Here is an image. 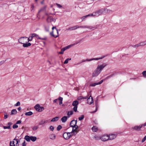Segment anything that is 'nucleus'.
Segmentation results:
<instances>
[{"label":"nucleus","mask_w":146,"mask_h":146,"mask_svg":"<svg viewBox=\"0 0 146 146\" xmlns=\"http://www.w3.org/2000/svg\"><path fill=\"white\" fill-rule=\"evenodd\" d=\"M79 28H87L90 29V30H94L96 28L94 27H93L91 26H79L78 25L74 26L72 27H70L68 29V30H73L77 29Z\"/></svg>","instance_id":"1"},{"label":"nucleus","mask_w":146,"mask_h":146,"mask_svg":"<svg viewBox=\"0 0 146 146\" xmlns=\"http://www.w3.org/2000/svg\"><path fill=\"white\" fill-rule=\"evenodd\" d=\"M106 10V8L99 9L92 13V15L93 16L98 17L104 14Z\"/></svg>","instance_id":"2"},{"label":"nucleus","mask_w":146,"mask_h":146,"mask_svg":"<svg viewBox=\"0 0 146 146\" xmlns=\"http://www.w3.org/2000/svg\"><path fill=\"white\" fill-rule=\"evenodd\" d=\"M106 56H107L106 55H104V56H102V57H101L99 58H91L90 59H85V60H82V61L81 62H86V61H90L93 60H99L103 58L104 57H106Z\"/></svg>","instance_id":"3"},{"label":"nucleus","mask_w":146,"mask_h":146,"mask_svg":"<svg viewBox=\"0 0 146 146\" xmlns=\"http://www.w3.org/2000/svg\"><path fill=\"white\" fill-rule=\"evenodd\" d=\"M79 104L77 100H75L73 102L72 105L74 106L73 110L74 111L76 112L78 108L77 106Z\"/></svg>","instance_id":"4"},{"label":"nucleus","mask_w":146,"mask_h":146,"mask_svg":"<svg viewBox=\"0 0 146 146\" xmlns=\"http://www.w3.org/2000/svg\"><path fill=\"white\" fill-rule=\"evenodd\" d=\"M35 108L37 111L38 112H40L44 110V108L42 106H40V105L38 104L36 105L35 107Z\"/></svg>","instance_id":"5"},{"label":"nucleus","mask_w":146,"mask_h":146,"mask_svg":"<svg viewBox=\"0 0 146 146\" xmlns=\"http://www.w3.org/2000/svg\"><path fill=\"white\" fill-rule=\"evenodd\" d=\"M107 65V64L106 63H104L100 65H98L97 68L98 70L100 72H101L104 68Z\"/></svg>","instance_id":"6"},{"label":"nucleus","mask_w":146,"mask_h":146,"mask_svg":"<svg viewBox=\"0 0 146 146\" xmlns=\"http://www.w3.org/2000/svg\"><path fill=\"white\" fill-rule=\"evenodd\" d=\"M124 73L123 72H115L113 73V74L110 75L109 76H108L106 78V79H109L111 77H113L114 76H115L117 74H123Z\"/></svg>","instance_id":"7"},{"label":"nucleus","mask_w":146,"mask_h":146,"mask_svg":"<svg viewBox=\"0 0 146 146\" xmlns=\"http://www.w3.org/2000/svg\"><path fill=\"white\" fill-rule=\"evenodd\" d=\"M63 136L64 138L65 139H68L71 136L70 133L69 132H64L63 133Z\"/></svg>","instance_id":"8"},{"label":"nucleus","mask_w":146,"mask_h":146,"mask_svg":"<svg viewBox=\"0 0 146 146\" xmlns=\"http://www.w3.org/2000/svg\"><path fill=\"white\" fill-rule=\"evenodd\" d=\"M77 120H72L70 122V126L72 128H74L76 125L77 124Z\"/></svg>","instance_id":"9"},{"label":"nucleus","mask_w":146,"mask_h":146,"mask_svg":"<svg viewBox=\"0 0 146 146\" xmlns=\"http://www.w3.org/2000/svg\"><path fill=\"white\" fill-rule=\"evenodd\" d=\"M102 141H105L109 140L108 135H104L100 138Z\"/></svg>","instance_id":"10"},{"label":"nucleus","mask_w":146,"mask_h":146,"mask_svg":"<svg viewBox=\"0 0 146 146\" xmlns=\"http://www.w3.org/2000/svg\"><path fill=\"white\" fill-rule=\"evenodd\" d=\"M101 72L98 70L96 68V70L94 71L92 74V77H96L98 76Z\"/></svg>","instance_id":"11"},{"label":"nucleus","mask_w":146,"mask_h":146,"mask_svg":"<svg viewBox=\"0 0 146 146\" xmlns=\"http://www.w3.org/2000/svg\"><path fill=\"white\" fill-rule=\"evenodd\" d=\"M87 104L90 105L93 102V99L91 95L88 99L87 100Z\"/></svg>","instance_id":"12"},{"label":"nucleus","mask_w":146,"mask_h":146,"mask_svg":"<svg viewBox=\"0 0 146 146\" xmlns=\"http://www.w3.org/2000/svg\"><path fill=\"white\" fill-rule=\"evenodd\" d=\"M117 135L115 134H111L110 135H108V137L109 140H112L115 138L116 137Z\"/></svg>","instance_id":"13"},{"label":"nucleus","mask_w":146,"mask_h":146,"mask_svg":"<svg viewBox=\"0 0 146 146\" xmlns=\"http://www.w3.org/2000/svg\"><path fill=\"white\" fill-rule=\"evenodd\" d=\"M48 122V120H44L42 119L39 122L38 125H43L45 123H47Z\"/></svg>","instance_id":"14"},{"label":"nucleus","mask_w":146,"mask_h":146,"mask_svg":"<svg viewBox=\"0 0 146 146\" xmlns=\"http://www.w3.org/2000/svg\"><path fill=\"white\" fill-rule=\"evenodd\" d=\"M142 125H140L139 126H136L133 127V129H134L139 131L142 127Z\"/></svg>","instance_id":"15"},{"label":"nucleus","mask_w":146,"mask_h":146,"mask_svg":"<svg viewBox=\"0 0 146 146\" xmlns=\"http://www.w3.org/2000/svg\"><path fill=\"white\" fill-rule=\"evenodd\" d=\"M68 118L66 116H64L61 118V120L63 123H65L66 121Z\"/></svg>","instance_id":"16"},{"label":"nucleus","mask_w":146,"mask_h":146,"mask_svg":"<svg viewBox=\"0 0 146 146\" xmlns=\"http://www.w3.org/2000/svg\"><path fill=\"white\" fill-rule=\"evenodd\" d=\"M73 112L72 111H68L67 112V117L69 118L70 117V115L73 114Z\"/></svg>","instance_id":"17"},{"label":"nucleus","mask_w":146,"mask_h":146,"mask_svg":"<svg viewBox=\"0 0 146 146\" xmlns=\"http://www.w3.org/2000/svg\"><path fill=\"white\" fill-rule=\"evenodd\" d=\"M23 46L24 47H27L31 45V44L30 42L28 43L26 42L25 43H23Z\"/></svg>","instance_id":"18"},{"label":"nucleus","mask_w":146,"mask_h":146,"mask_svg":"<svg viewBox=\"0 0 146 146\" xmlns=\"http://www.w3.org/2000/svg\"><path fill=\"white\" fill-rule=\"evenodd\" d=\"M25 139L27 141L29 142L31 140V136L28 135H26L25 137Z\"/></svg>","instance_id":"19"},{"label":"nucleus","mask_w":146,"mask_h":146,"mask_svg":"<svg viewBox=\"0 0 146 146\" xmlns=\"http://www.w3.org/2000/svg\"><path fill=\"white\" fill-rule=\"evenodd\" d=\"M17 111L16 109H14L12 110L11 112V115H15L17 114Z\"/></svg>","instance_id":"20"},{"label":"nucleus","mask_w":146,"mask_h":146,"mask_svg":"<svg viewBox=\"0 0 146 146\" xmlns=\"http://www.w3.org/2000/svg\"><path fill=\"white\" fill-rule=\"evenodd\" d=\"M90 16H92V14H90L88 15H85L84 16L82 17L81 18V19H82V21H83V20H84V19Z\"/></svg>","instance_id":"21"},{"label":"nucleus","mask_w":146,"mask_h":146,"mask_svg":"<svg viewBox=\"0 0 146 146\" xmlns=\"http://www.w3.org/2000/svg\"><path fill=\"white\" fill-rule=\"evenodd\" d=\"M36 139V137L35 136H31V140L33 142L35 141Z\"/></svg>","instance_id":"22"},{"label":"nucleus","mask_w":146,"mask_h":146,"mask_svg":"<svg viewBox=\"0 0 146 146\" xmlns=\"http://www.w3.org/2000/svg\"><path fill=\"white\" fill-rule=\"evenodd\" d=\"M49 137L50 139L52 140L55 139L56 138L55 135L54 134L50 135Z\"/></svg>","instance_id":"23"},{"label":"nucleus","mask_w":146,"mask_h":146,"mask_svg":"<svg viewBox=\"0 0 146 146\" xmlns=\"http://www.w3.org/2000/svg\"><path fill=\"white\" fill-rule=\"evenodd\" d=\"M24 38H27V37H21L18 40L19 42L21 44H23V43L22 42V39Z\"/></svg>","instance_id":"24"},{"label":"nucleus","mask_w":146,"mask_h":146,"mask_svg":"<svg viewBox=\"0 0 146 146\" xmlns=\"http://www.w3.org/2000/svg\"><path fill=\"white\" fill-rule=\"evenodd\" d=\"M33 114V112L31 111H29L26 112L25 113V115L27 116H30L32 115Z\"/></svg>","instance_id":"25"},{"label":"nucleus","mask_w":146,"mask_h":146,"mask_svg":"<svg viewBox=\"0 0 146 146\" xmlns=\"http://www.w3.org/2000/svg\"><path fill=\"white\" fill-rule=\"evenodd\" d=\"M58 99L59 101V104L60 105L62 103V101L63 100V98L61 97H59L58 98Z\"/></svg>","instance_id":"26"},{"label":"nucleus","mask_w":146,"mask_h":146,"mask_svg":"<svg viewBox=\"0 0 146 146\" xmlns=\"http://www.w3.org/2000/svg\"><path fill=\"white\" fill-rule=\"evenodd\" d=\"M59 117H56L52 118L51 120V121H57L58 120Z\"/></svg>","instance_id":"27"},{"label":"nucleus","mask_w":146,"mask_h":146,"mask_svg":"<svg viewBox=\"0 0 146 146\" xmlns=\"http://www.w3.org/2000/svg\"><path fill=\"white\" fill-rule=\"evenodd\" d=\"M92 130L94 132H96L98 130L97 127L95 126H93L92 128Z\"/></svg>","instance_id":"28"},{"label":"nucleus","mask_w":146,"mask_h":146,"mask_svg":"<svg viewBox=\"0 0 146 146\" xmlns=\"http://www.w3.org/2000/svg\"><path fill=\"white\" fill-rule=\"evenodd\" d=\"M15 143L14 141H10L9 143L10 146H15Z\"/></svg>","instance_id":"29"},{"label":"nucleus","mask_w":146,"mask_h":146,"mask_svg":"<svg viewBox=\"0 0 146 146\" xmlns=\"http://www.w3.org/2000/svg\"><path fill=\"white\" fill-rule=\"evenodd\" d=\"M32 35L33 37H35L37 39H38V38H39L40 37L38 35L34 33L32 34Z\"/></svg>","instance_id":"30"},{"label":"nucleus","mask_w":146,"mask_h":146,"mask_svg":"<svg viewBox=\"0 0 146 146\" xmlns=\"http://www.w3.org/2000/svg\"><path fill=\"white\" fill-rule=\"evenodd\" d=\"M141 46H143L146 45V40L140 42Z\"/></svg>","instance_id":"31"},{"label":"nucleus","mask_w":146,"mask_h":146,"mask_svg":"<svg viewBox=\"0 0 146 146\" xmlns=\"http://www.w3.org/2000/svg\"><path fill=\"white\" fill-rule=\"evenodd\" d=\"M33 37L32 35L31 34V36H30L29 38H28V42L30 41H32L33 40Z\"/></svg>","instance_id":"32"},{"label":"nucleus","mask_w":146,"mask_h":146,"mask_svg":"<svg viewBox=\"0 0 146 146\" xmlns=\"http://www.w3.org/2000/svg\"><path fill=\"white\" fill-rule=\"evenodd\" d=\"M50 35L51 36H53L54 38H56V37H58L59 36V35H54V34H53V31L52 32H50Z\"/></svg>","instance_id":"33"},{"label":"nucleus","mask_w":146,"mask_h":146,"mask_svg":"<svg viewBox=\"0 0 146 146\" xmlns=\"http://www.w3.org/2000/svg\"><path fill=\"white\" fill-rule=\"evenodd\" d=\"M66 50L64 48H62L61 50V51L58 52V54H63L64 51Z\"/></svg>","instance_id":"34"},{"label":"nucleus","mask_w":146,"mask_h":146,"mask_svg":"<svg viewBox=\"0 0 146 146\" xmlns=\"http://www.w3.org/2000/svg\"><path fill=\"white\" fill-rule=\"evenodd\" d=\"M98 85V84L97 82H95L90 84V86L94 87Z\"/></svg>","instance_id":"35"},{"label":"nucleus","mask_w":146,"mask_h":146,"mask_svg":"<svg viewBox=\"0 0 146 146\" xmlns=\"http://www.w3.org/2000/svg\"><path fill=\"white\" fill-rule=\"evenodd\" d=\"M38 128V126H35L32 127V129L33 131L36 130Z\"/></svg>","instance_id":"36"},{"label":"nucleus","mask_w":146,"mask_h":146,"mask_svg":"<svg viewBox=\"0 0 146 146\" xmlns=\"http://www.w3.org/2000/svg\"><path fill=\"white\" fill-rule=\"evenodd\" d=\"M71 60V58H68L67 59H66L65 60V61H64V64H67L68 63V60Z\"/></svg>","instance_id":"37"},{"label":"nucleus","mask_w":146,"mask_h":146,"mask_svg":"<svg viewBox=\"0 0 146 146\" xmlns=\"http://www.w3.org/2000/svg\"><path fill=\"white\" fill-rule=\"evenodd\" d=\"M95 106L96 107V110L92 112V113L95 112L97 111V109L98 108V102H96L95 103Z\"/></svg>","instance_id":"38"},{"label":"nucleus","mask_w":146,"mask_h":146,"mask_svg":"<svg viewBox=\"0 0 146 146\" xmlns=\"http://www.w3.org/2000/svg\"><path fill=\"white\" fill-rule=\"evenodd\" d=\"M8 58L6 59L5 60H2L0 62V66L2 64H3L8 59Z\"/></svg>","instance_id":"39"},{"label":"nucleus","mask_w":146,"mask_h":146,"mask_svg":"<svg viewBox=\"0 0 146 146\" xmlns=\"http://www.w3.org/2000/svg\"><path fill=\"white\" fill-rule=\"evenodd\" d=\"M84 115H82L81 116L79 117L78 119L80 121L82 120L84 118Z\"/></svg>","instance_id":"40"},{"label":"nucleus","mask_w":146,"mask_h":146,"mask_svg":"<svg viewBox=\"0 0 146 146\" xmlns=\"http://www.w3.org/2000/svg\"><path fill=\"white\" fill-rule=\"evenodd\" d=\"M62 128V127L61 125H58L57 127V130L58 131H59Z\"/></svg>","instance_id":"41"},{"label":"nucleus","mask_w":146,"mask_h":146,"mask_svg":"<svg viewBox=\"0 0 146 146\" xmlns=\"http://www.w3.org/2000/svg\"><path fill=\"white\" fill-rule=\"evenodd\" d=\"M18 127V125H17V124H16V123L14 124L13 126V129L17 128Z\"/></svg>","instance_id":"42"},{"label":"nucleus","mask_w":146,"mask_h":146,"mask_svg":"<svg viewBox=\"0 0 146 146\" xmlns=\"http://www.w3.org/2000/svg\"><path fill=\"white\" fill-rule=\"evenodd\" d=\"M49 129L52 131H53L54 129V127L53 126L51 125L49 127Z\"/></svg>","instance_id":"43"},{"label":"nucleus","mask_w":146,"mask_h":146,"mask_svg":"<svg viewBox=\"0 0 146 146\" xmlns=\"http://www.w3.org/2000/svg\"><path fill=\"white\" fill-rule=\"evenodd\" d=\"M135 48H137L138 47L141 46L140 43L137 44L135 45Z\"/></svg>","instance_id":"44"},{"label":"nucleus","mask_w":146,"mask_h":146,"mask_svg":"<svg viewBox=\"0 0 146 146\" xmlns=\"http://www.w3.org/2000/svg\"><path fill=\"white\" fill-rule=\"evenodd\" d=\"M20 105V103L18 101L17 102V103L15 105V106H19Z\"/></svg>","instance_id":"45"},{"label":"nucleus","mask_w":146,"mask_h":146,"mask_svg":"<svg viewBox=\"0 0 146 146\" xmlns=\"http://www.w3.org/2000/svg\"><path fill=\"white\" fill-rule=\"evenodd\" d=\"M83 99V97L82 96H79L77 98V99L78 100H81Z\"/></svg>","instance_id":"46"},{"label":"nucleus","mask_w":146,"mask_h":146,"mask_svg":"<svg viewBox=\"0 0 146 146\" xmlns=\"http://www.w3.org/2000/svg\"><path fill=\"white\" fill-rule=\"evenodd\" d=\"M38 39L42 40H46V37H45L43 38H42L40 37L39 38H38Z\"/></svg>","instance_id":"47"},{"label":"nucleus","mask_w":146,"mask_h":146,"mask_svg":"<svg viewBox=\"0 0 146 146\" xmlns=\"http://www.w3.org/2000/svg\"><path fill=\"white\" fill-rule=\"evenodd\" d=\"M146 140V135L144 137L141 141L142 142H144Z\"/></svg>","instance_id":"48"},{"label":"nucleus","mask_w":146,"mask_h":146,"mask_svg":"<svg viewBox=\"0 0 146 146\" xmlns=\"http://www.w3.org/2000/svg\"><path fill=\"white\" fill-rule=\"evenodd\" d=\"M56 5L57 6V7L59 8H61L62 7V5L58 3H56Z\"/></svg>","instance_id":"49"},{"label":"nucleus","mask_w":146,"mask_h":146,"mask_svg":"<svg viewBox=\"0 0 146 146\" xmlns=\"http://www.w3.org/2000/svg\"><path fill=\"white\" fill-rule=\"evenodd\" d=\"M142 74L144 76H146V71H143Z\"/></svg>","instance_id":"50"},{"label":"nucleus","mask_w":146,"mask_h":146,"mask_svg":"<svg viewBox=\"0 0 146 146\" xmlns=\"http://www.w3.org/2000/svg\"><path fill=\"white\" fill-rule=\"evenodd\" d=\"M45 30L46 32H48L49 31V28L45 27Z\"/></svg>","instance_id":"51"},{"label":"nucleus","mask_w":146,"mask_h":146,"mask_svg":"<svg viewBox=\"0 0 146 146\" xmlns=\"http://www.w3.org/2000/svg\"><path fill=\"white\" fill-rule=\"evenodd\" d=\"M58 99H56L54 100L53 101L54 103H56L58 104Z\"/></svg>","instance_id":"52"},{"label":"nucleus","mask_w":146,"mask_h":146,"mask_svg":"<svg viewBox=\"0 0 146 146\" xmlns=\"http://www.w3.org/2000/svg\"><path fill=\"white\" fill-rule=\"evenodd\" d=\"M3 128L4 129H10L11 128L9 127V126H4L3 127Z\"/></svg>","instance_id":"53"},{"label":"nucleus","mask_w":146,"mask_h":146,"mask_svg":"<svg viewBox=\"0 0 146 146\" xmlns=\"http://www.w3.org/2000/svg\"><path fill=\"white\" fill-rule=\"evenodd\" d=\"M8 117V115L6 113L4 114V119H6Z\"/></svg>","instance_id":"54"},{"label":"nucleus","mask_w":146,"mask_h":146,"mask_svg":"<svg viewBox=\"0 0 146 146\" xmlns=\"http://www.w3.org/2000/svg\"><path fill=\"white\" fill-rule=\"evenodd\" d=\"M70 47H71L70 45H68L66 47H64V48L65 49V50H66L67 49L70 48Z\"/></svg>","instance_id":"55"},{"label":"nucleus","mask_w":146,"mask_h":146,"mask_svg":"<svg viewBox=\"0 0 146 146\" xmlns=\"http://www.w3.org/2000/svg\"><path fill=\"white\" fill-rule=\"evenodd\" d=\"M21 123V121L20 120L17 121L16 122V124H20Z\"/></svg>","instance_id":"56"},{"label":"nucleus","mask_w":146,"mask_h":146,"mask_svg":"<svg viewBox=\"0 0 146 146\" xmlns=\"http://www.w3.org/2000/svg\"><path fill=\"white\" fill-rule=\"evenodd\" d=\"M19 141H17L16 143L15 144V146H19V144H18Z\"/></svg>","instance_id":"57"},{"label":"nucleus","mask_w":146,"mask_h":146,"mask_svg":"<svg viewBox=\"0 0 146 146\" xmlns=\"http://www.w3.org/2000/svg\"><path fill=\"white\" fill-rule=\"evenodd\" d=\"M103 80H101L99 82H97L98 84V85H99V84H102L103 82Z\"/></svg>","instance_id":"58"},{"label":"nucleus","mask_w":146,"mask_h":146,"mask_svg":"<svg viewBox=\"0 0 146 146\" xmlns=\"http://www.w3.org/2000/svg\"><path fill=\"white\" fill-rule=\"evenodd\" d=\"M12 124V123L11 122H9L8 123V126H9L10 128H11V125Z\"/></svg>","instance_id":"59"},{"label":"nucleus","mask_w":146,"mask_h":146,"mask_svg":"<svg viewBox=\"0 0 146 146\" xmlns=\"http://www.w3.org/2000/svg\"><path fill=\"white\" fill-rule=\"evenodd\" d=\"M74 128H72V130L71 132H69L70 133V134L72 133H74L76 130V129H74Z\"/></svg>","instance_id":"60"},{"label":"nucleus","mask_w":146,"mask_h":146,"mask_svg":"<svg viewBox=\"0 0 146 146\" xmlns=\"http://www.w3.org/2000/svg\"><path fill=\"white\" fill-rule=\"evenodd\" d=\"M22 146H26L25 141L22 143Z\"/></svg>","instance_id":"61"},{"label":"nucleus","mask_w":146,"mask_h":146,"mask_svg":"<svg viewBox=\"0 0 146 146\" xmlns=\"http://www.w3.org/2000/svg\"><path fill=\"white\" fill-rule=\"evenodd\" d=\"M19 141V140L18 139H16V137H15L14 138V139H13V141Z\"/></svg>","instance_id":"62"},{"label":"nucleus","mask_w":146,"mask_h":146,"mask_svg":"<svg viewBox=\"0 0 146 146\" xmlns=\"http://www.w3.org/2000/svg\"><path fill=\"white\" fill-rule=\"evenodd\" d=\"M74 128H75V129L76 130L78 128V126L76 125H76L75 127H74Z\"/></svg>","instance_id":"63"},{"label":"nucleus","mask_w":146,"mask_h":146,"mask_svg":"<svg viewBox=\"0 0 146 146\" xmlns=\"http://www.w3.org/2000/svg\"><path fill=\"white\" fill-rule=\"evenodd\" d=\"M21 109V108L20 107H19L18 108L17 110L18 111H19Z\"/></svg>","instance_id":"64"}]
</instances>
